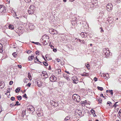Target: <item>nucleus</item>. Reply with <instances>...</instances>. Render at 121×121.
<instances>
[{
  "label": "nucleus",
  "instance_id": "obj_1",
  "mask_svg": "<svg viewBox=\"0 0 121 121\" xmlns=\"http://www.w3.org/2000/svg\"><path fill=\"white\" fill-rule=\"evenodd\" d=\"M73 99L75 101L79 102L80 100V97L79 95L77 94L73 95L72 96Z\"/></svg>",
  "mask_w": 121,
  "mask_h": 121
},
{
  "label": "nucleus",
  "instance_id": "obj_2",
  "mask_svg": "<svg viewBox=\"0 0 121 121\" xmlns=\"http://www.w3.org/2000/svg\"><path fill=\"white\" fill-rule=\"evenodd\" d=\"M27 109L29 111H31L33 112L35 111L34 108L32 106L29 105L27 107Z\"/></svg>",
  "mask_w": 121,
  "mask_h": 121
},
{
  "label": "nucleus",
  "instance_id": "obj_3",
  "mask_svg": "<svg viewBox=\"0 0 121 121\" xmlns=\"http://www.w3.org/2000/svg\"><path fill=\"white\" fill-rule=\"evenodd\" d=\"M112 4L111 3H109L106 6L107 9L108 11H110L112 9Z\"/></svg>",
  "mask_w": 121,
  "mask_h": 121
},
{
  "label": "nucleus",
  "instance_id": "obj_4",
  "mask_svg": "<svg viewBox=\"0 0 121 121\" xmlns=\"http://www.w3.org/2000/svg\"><path fill=\"white\" fill-rule=\"evenodd\" d=\"M72 79L73 81V82L74 83L76 84L78 82V80L75 76H73L72 78Z\"/></svg>",
  "mask_w": 121,
  "mask_h": 121
},
{
  "label": "nucleus",
  "instance_id": "obj_5",
  "mask_svg": "<svg viewBox=\"0 0 121 121\" xmlns=\"http://www.w3.org/2000/svg\"><path fill=\"white\" fill-rule=\"evenodd\" d=\"M5 7L3 5H0V12L2 13L3 12H5Z\"/></svg>",
  "mask_w": 121,
  "mask_h": 121
},
{
  "label": "nucleus",
  "instance_id": "obj_6",
  "mask_svg": "<svg viewBox=\"0 0 121 121\" xmlns=\"http://www.w3.org/2000/svg\"><path fill=\"white\" fill-rule=\"evenodd\" d=\"M9 28L11 30H13L14 28V26L11 24L9 25Z\"/></svg>",
  "mask_w": 121,
  "mask_h": 121
},
{
  "label": "nucleus",
  "instance_id": "obj_7",
  "mask_svg": "<svg viewBox=\"0 0 121 121\" xmlns=\"http://www.w3.org/2000/svg\"><path fill=\"white\" fill-rule=\"evenodd\" d=\"M30 9L32 11H33L35 10V8L34 5H32L30 6Z\"/></svg>",
  "mask_w": 121,
  "mask_h": 121
},
{
  "label": "nucleus",
  "instance_id": "obj_8",
  "mask_svg": "<svg viewBox=\"0 0 121 121\" xmlns=\"http://www.w3.org/2000/svg\"><path fill=\"white\" fill-rule=\"evenodd\" d=\"M34 58V56H31L29 57L28 59L29 61H31Z\"/></svg>",
  "mask_w": 121,
  "mask_h": 121
},
{
  "label": "nucleus",
  "instance_id": "obj_9",
  "mask_svg": "<svg viewBox=\"0 0 121 121\" xmlns=\"http://www.w3.org/2000/svg\"><path fill=\"white\" fill-rule=\"evenodd\" d=\"M3 46L2 44L0 43V52H2Z\"/></svg>",
  "mask_w": 121,
  "mask_h": 121
},
{
  "label": "nucleus",
  "instance_id": "obj_10",
  "mask_svg": "<svg viewBox=\"0 0 121 121\" xmlns=\"http://www.w3.org/2000/svg\"><path fill=\"white\" fill-rule=\"evenodd\" d=\"M34 61L36 63H38L37 62V61H38L40 62H40L39 61L38 59H37V57H36V58H35Z\"/></svg>",
  "mask_w": 121,
  "mask_h": 121
},
{
  "label": "nucleus",
  "instance_id": "obj_11",
  "mask_svg": "<svg viewBox=\"0 0 121 121\" xmlns=\"http://www.w3.org/2000/svg\"><path fill=\"white\" fill-rule=\"evenodd\" d=\"M28 78L30 79V80L31 79V76L30 73H29L28 75Z\"/></svg>",
  "mask_w": 121,
  "mask_h": 121
},
{
  "label": "nucleus",
  "instance_id": "obj_12",
  "mask_svg": "<svg viewBox=\"0 0 121 121\" xmlns=\"http://www.w3.org/2000/svg\"><path fill=\"white\" fill-rule=\"evenodd\" d=\"M81 35H82L84 36H87V34L86 33H81Z\"/></svg>",
  "mask_w": 121,
  "mask_h": 121
},
{
  "label": "nucleus",
  "instance_id": "obj_13",
  "mask_svg": "<svg viewBox=\"0 0 121 121\" xmlns=\"http://www.w3.org/2000/svg\"><path fill=\"white\" fill-rule=\"evenodd\" d=\"M97 88L100 91H102L103 90V88L102 87L98 86L97 87Z\"/></svg>",
  "mask_w": 121,
  "mask_h": 121
},
{
  "label": "nucleus",
  "instance_id": "obj_14",
  "mask_svg": "<svg viewBox=\"0 0 121 121\" xmlns=\"http://www.w3.org/2000/svg\"><path fill=\"white\" fill-rule=\"evenodd\" d=\"M70 119V117H69V116H68L66 117L65 118V120H68L69 119Z\"/></svg>",
  "mask_w": 121,
  "mask_h": 121
},
{
  "label": "nucleus",
  "instance_id": "obj_15",
  "mask_svg": "<svg viewBox=\"0 0 121 121\" xmlns=\"http://www.w3.org/2000/svg\"><path fill=\"white\" fill-rule=\"evenodd\" d=\"M111 103L110 102L108 101L107 103V105H108V106H111Z\"/></svg>",
  "mask_w": 121,
  "mask_h": 121
},
{
  "label": "nucleus",
  "instance_id": "obj_16",
  "mask_svg": "<svg viewBox=\"0 0 121 121\" xmlns=\"http://www.w3.org/2000/svg\"><path fill=\"white\" fill-rule=\"evenodd\" d=\"M22 30V27H19L18 28V30L20 33L21 32V30Z\"/></svg>",
  "mask_w": 121,
  "mask_h": 121
},
{
  "label": "nucleus",
  "instance_id": "obj_17",
  "mask_svg": "<svg viewBox=\"0 0 121 121\" xmlns=\"http://www.w3.org/2000/svg\"><path fill=\"white\" fill-rule=\"evenodd\" d=\"M17 98L19 100H20L22 99V97L21 96H17Z\"/></svg>",
  "mask_w": 121,
  "mask_h": 121
},
{
  "label": "nucleus",
  "instance_id": "obj_18",
  "mask_svg": "<svg viewBox=\"0 0 121 121\" xmlns=\"http://www.w3.org/2000/svg\"><path fill=\"white\" fill-rule=\"evenodd\" d=\"M118 103V102H117L114 105V107L115 108H116V107L118 105V104H117Z\"/></svg>",
  "mask_w": 121,
  "mask_h": 121
},
{
  "label": "nucleus",
  "instance_id": "obj_19",
  "mask_svg": "<svg viewBox=\"0 0 121 121\" xmlns=\"http://www.w3.org/2000/svg\"><path fill=\"white\" fill-rule=\"evenodd\" d=\"M37 84L38 85V86L39 87H40L41 86H42V83H41L40 84H39L38 82H37Z\"/></svg>",
  "mask_w": 121,
  "mask_h": 121
},
{
  "label": "nucleus",
  "instance_id": "obj_20",
  "mask_svg": "<svg viewBox=\"0 0 121 121\" xmlns=\"http://www.w3.org/2000/svg\"><path fill=\"white\" fill-rule=\"evenodd\" d=\"M16 52H15L13 53V56L14 57H16V56H17V54H16L15 53Z\"/></svg>",
  "mask_w": 121,
  "mask_h": 121
},
{
  "label": "nucleus",
  "instance_id": "obj_21",
  "mask_svg": "<svg viewBox=\"0 0 121 121\" xmlns=\"http://www.w3.org/2000/svg\"><path fill=\"white\" fill-rule=\"evenodd\" d=\"M43 63L44 65L46 66H47L48 65V64L45 62H43Z\"/></svg>",
  "mask_w": 121,
  "mask_h": 121
},
{
  "label": "nucleus",
  "instance_id": "obj_22",
  "mask_svg": "<svg viewBox=\"0 0 121 121\" xmlns=\"http://www.w3.org/2000/svg\"><path fill=\"white\" fill-rule=\"evenodd\" d=\"M98 100L99 101V103H101L102 102V100L100 98H99V99H98Z\"/></svg>",
  "mask_w": 121,
  "mask_h": 121
},
{
  "label": "nucleus",
  "instance_id": "obj_23",
  "mask_svg": "<svg viewBox=\"0 0 121 121\" xmlns=\"http://www.w3.org/2000/svg\"><path fill=\"white\" fill-rule=\"evenodd\" d=\"M20 90V89L19 88H17L16 90V92H19Z\"/></svg>",
  "mask_w": 121,
  "mask_h": 121
},
{
  "label": "nucleus",
  "instance_id": "obj_24",
  "mask_svg": "<svg viewBox=\"0 0 121 121\" xmlns=\"http://www.w3.org/2000/svg\"><path fill=\"white\" fill-rule=\"evenodd\" d=\"M52 78H53V79L54 80V79H56V78L55 76H54V77L52 76V77H50V79H52Z\"/></svg>",
  "mask_w": 121,
  "mask_h": 121
},
{
  "label": "nucleus",
  "instance_id": "obj_25",
  "mask_svg": "<svg viewBox=\"0 0 121 121\" xmlns=\"http://www.w3.org/2000/svg\"><path fill=\"white\" fill-rule=\"evenodd\" d=\"M43 76H44L46 78H47L48 77V74H44L43 75Z\"/></svg>",
  "mask_w": 121,
  "mask_h": 121
},
{
  "label": "nucleus",
  "instance_id": "obj_26",
  "mask_svg": "<svg viewBox=\"0 0 121 121\" xmlns=\"http://www.w3.org/2000/svg\"><path fill=\"white\" fill-rule=\"evenodd\" d=\"M109 93H110V94L112 95L113 94V91L112 90H111L110 91H109Z\"/></svg>",
  "mask_w": 121,
  "mask_h": 121
},
{
  "label": "nucleus",
  "instance_id": "obj_27",
  "mask_svg": "<svg viewBox=\"0 0 121 121\" xmlns=\"http://www.w3.org/2000/svg\"><path fill=\"white\" fill-rule=\"evenodd\" d=\"M118 116L119 117H121V113L119 112L118 114Z\"/></svg>",
  "mask_w": 121,
  "mask_h": 121
},
{
  "label": "nucleus",
  "instance_id": "obj_28",
  "mask_svg": "<svg viewBox=\"0 0 121 121\" xmlns=\"http://www.w3.org/2000/svg\"><path fill=\"white\" fill-rule=\"evenodd\" d=\"M27 3H29L30 1L31 0H24Z\"/></svg>",
  "mask_w": 121,
  "mask_h": 121
},
{
  "label": "nucleus",
  "instance_id": "obj_29",
  "mask_svg": "<svg viewBox=\"0 0 121 121\" xmlns=\"http://www.w3.org/2000/svg\"><path fill=\"white\" fill-rule=\"evenodd\" d=\"M13 83V82L12 81H10L9 83V84L10 85H12Z\"/></svg>",
  "mask_w": 121,
  "mask_h": 121
},
{
  "label": "nucleus",
  "instance_id": "obj_30",
  "mask_svg": "<svg viewBox=\"0 0 121 121\" xmlns=\"http://www.w3.org/2000/svg\"><path fill=\"white\" fill-rule=\"evenodd\" d=\"M94 81H96L97 80V78H96V77H95L94 78Z\"/></svg>",
  "mask_w": 121,
  "mask_h": 121
},
{
  "label": "nucleus",
  "instance_id": "obj_31",
  "mask_svg": "<svg viewBox=\"0 0 121 121\" xmlns=\"http://www.w3.org/2000/svg\"><path fill=\"white\" fill-rule=\"evenodd\" d=\"M11 99L12 100H14V97H12L11 98Z\"/></svg>",
  "mask_w": 121,
  "mask_h": 121
},
{
  "label": "nucleus",
  "instance_id": "obj_32",
  "mask_svg": "<svg viewBox=\"0 0 121 121\" xmlns=\"http://www.w3.org/2000/svg\"><path fill=\"white\" fill-rule=\"evenodd\" d=\"M31 51L30 50H28V51H27L26 53H30Z\"/></svg>",
  "mask_w": 121,
  "mask_h": 121
},
{
  "label": "nucleus",
  "instance_id": "obj_33",
  "mask_svg": "<svg viewBox=\"0 0 121 121\" xmlns=\"http://www.w3.org/2000/svg\"><path fill=\"white\" fill-rule=\"evenodd\" d=\"M31 85V83H29L27 85L29 86L30 87V86Z\"/></svg>",
  "mask_w": 121,
  "mask_h": 121
},
{
  "label": "nucleus",
  "instance_id": "obj_34",
  "mask_svg": "<svg viewBox=\"0 0 121 121\" xmlns=\"http://www.w3.org/2000/svg\"><path fill=\"white\" fill-rule=\"evenodd\" d=\"M56 60L58 62H59L60 61V60L59 59H56Z\"/></svg>",
  "mask_w": 121,
  "mask_h": 121
},
{
  "label": "nucleus",
  "instance_id": "obj_35",
  "mask_svg": "<svg viewBox=\"0 0 121 121\" xmlns=\"http://www.w3.org/2000/svg\"><path fill=\"white\" fill-rule=\"evenodd\" d=\"M85 65L86 66V67L88 69H90V67H89V66H87V65Z\"/></svg>",
  "mask_w": 121,
  "mask_h": 121
},
{
  "label": "nucleus",
  "instance_id": "obj_36",
  "mask_svg": "<svg viewBox=\"0 0 121 121\" xmlns=\"http://www.w3.org/2000/svg\"><path fill=\"white\" fill-rule=\"evenodd\" d=\"M23 96L24 97H25L26 98V94H25Z\"/></svg>",
  "mask_w": 121,
  "mask_h": 121
},
{
  "label": "nucleus",
  "instance_id": "obj_37",
  "mask_svg": "<svg viewBox=\"0 0 121 121\" xmlns=\"http://www.w3.org/2000/svg\"><path fill=\"white\" fill-rule=\"evenodd\" d=\"M39 53V52H38V51H36V52H35V53L36 54V55H39V54H38Z\"/></svg>",
  "mask_w": 121,
  "mask_h": 121
},
{
  "label": "nucleus",
  "instance_id": "obj_38",
  "mask_svg": "<svg viewBox=\"0 0 121 121\" xmlns=\"http://www.w3.org/2000/svg\"><path fill=\"white\" fill-rule=\"evenodd\" d=\"M58 71L59 72V73H60V72H61V70L60 69H59L58 70Z\"/></svg>",
  "mask_w": 121,
  "mask_h": 121
},
{
  "label": "nucleus",
  "instance_id": "obj_39",
  "mask_svg": "<svg viewBox=\"0 0 121 121\" xmlns=\"http://www.w3.org/2000/svg\"><path fill=\"white\" fill-rule=\"evenodd\" d=\"M53 51L55 52H56V49H54L53 50Z\"/></svg>",
  "mask_w": 121,
  "mask_h": 121
},
{
  "label": "nucleus",
  "instance_id": "obj_40",
  "mask_svg": "<svg viewBox=\"0 0 121 121\" xmlns=\"http://www.w3.org/2000/svg\"><path fill=\"white\" fill-rule=\"evenodd\" d=\"M100 28L101 29V32H103L104 31H103V30L102 29V28Z\"/></svg>",
  "mask_w": 121,
  "mask_h": 121
},
{
  "label": "nucleus",
  "instance_id": "obj_41",
  "mask_svg": "<svg viewBox=\"0 0 121 121\" xmlns=\"http://www.w3.org/2000/svg\"><path fill=\"white\" fill-rule=\"evenodd\" d=\"M19 102H18V101H17L16 102V103L18 105H20V104H18V103H19Z\"/></svg>",
  "mask_w": 121,
  "mask_h": 121
},
{
  "label": "nucleus",
  "instance_id": "obj_42",
  "mask_svg": "<svg viewBox=\"0 0 121 121\" xmlns=\"http://www.w3.org/2000/svg\"><path fill=\"white\" fill-rule=\"evenodd\" d=\"M18 67L20 68H21L22 67V66L21 65H18Z\"/></svg>",
  "mask_w": 121,
  "mask_h": 121
},
{
  "label": "nucleus",
  "instance_id": "obj_43",
  "mask_svg": "<svg viewBox=\"0 0 121 121\" xmlns=\"http://www.w3.org/2000/svg\"><path fill=\"white\" fill-rule=\"evenodd\" d=\"M91 112L92 113H93L94 112V111L93 110H91Z\"/></svg>",
  "mask_w": 121,
  "mask_h": 121
},
{
  "label": "nucleus",
  "instance_id": "obj_44",
  "mask_svg": "<svg viewBox=\"0 0 121 121\" xmlns=\"http://www.w3.org/2000/svg\"><path fill=\"white\" fill-rule=\"evenodd\" d=\"M117 1V3H119L120 2V0H118L117 1V0L116 1Z\"/></svg>",
  "mask_w": 121,
  "mask_h": 121
},
{
  "label": "nucleus",
  "instance_id": "obj_45",
  "mask_svg": "<svg viewBox=\"0 0 121 121\" xmlns=\"http://www.w3.org/2000/svg\"><path fill=\"white\" fill-rule=\"evenodd\" d=\"M86 100H85V101H84V102H83V103H82L83 104V103H84V104H85V103H86Z\"/></svg>",
  "mask_w": 121,
  "mask_h": 121
},
{
  "label": "nucleus",
  "instance_id": "obj_46",
  "mask_svg": "<svg viewBox=\"0 0 121 121\" xmlns=\"http://www.w3.org/2000/svg\"><path fill=\"white\" fill-rule=\"evenodd\" d=\"M100 96H102L103 97H104L103 94H101L100 95Z\"/></svg>",
  "mask_w": 121,
  "mask_h": 121
},
{
  "label": "nucleus",
  "instance_id": "obj_47",
  "mask_svg": "<svg viewBox=\"0 0 121 121\" xmlns=\"http://www.w3.org/2000/svg\"><path fill=\"white\" fill-rule=\"evenodd\" d=\"M66 0H63V1L65 2H66Z\"/></svg>",
  "mask_w": 121,
  "mask_h": 121
},
{
  "label": "nucleus",
  "instance_id": "obj_48",
  "mask_svg": "<svg viewBox=\"0 0 121 121\" xmlns=\"http://www.w3.org/2000/svg\"><path fill=\"white\" fill-rule=\"evenodd\" d=\"M7 1L8 2V3H9L10 0H7Z\"/></svg>",
  "mask_w": 121,
  "mask_h": 121
},
{
  "label": "nucleus",
  "instance_id": "obj_49",
  "mask_svg": "<svg viewBox=\"0 0 121 121\" xmlns=\"http://www.w3.org/2000/svg\"><path fill=\"white\" fill-rule=\"evenodd\" d=\"M32 42L33 43H34L35 44H36L37 43H35V42Z\"/></svg>",
  "mask_w": 121,
  "mask_h": 121
},
{
  "label": "nucleus",
  "instance_id": "obj_50",
  "mask_svg": "<svg viewBox=\"0 0 121 121\" xmlns=\"http://www.w3.org/2000/svg\"><path fill=\"white\" fill-rule=\"evenodd\" d=\"M71 2H73V1L75 0H69Z\"/></svg>",
  "mask_w": 121,
  "mask_h": 121
},
{
  "label": "nucleus",
  "instance_id": "obj_51",
  "mask_svg": "<svg viewBox=\"0 0 121 121\" xmlns=\"http://www.w3.org/2000/svg\"><path fill=\"white\" fill-rule=\"evenodd\" d=\"M66 79L67 80H68L69 79V78H66Z\"/></svg>",
  "mask_w": 121,
  "mask_h": 121
},
{
  "label": "nucleus",
  "instance_id": "obj_52",
  "mask_svg": "<svg viewBox=\"0 0 121 121\" xmlns=\"http://www.w3.org/2000/svg\"><path fill=\"white\" fill-rule=\"evenodd\" d=\"M30 10H29V11H28V12H29V13H30Z\"/></svg>",
  "mask_w": 121,
  "mask_h": 121
},
{
  "label": "nucleus",
  "instance_id": "obj_53",
  "mask_svg": "<svg viewBox=\"0 0 121 121\" xmlns=\"http://www.w3.org/2000/svg\"><path fill=\"white\" fill-rule=\"evenodd\" d=\"M78 112H77V113H79V112H80V111H78Z\"/></svg>",
  "mask_w": 121,
  "mask_h": 121
},
{
  "label": "nucleus",
  "instance_id": "obj_54",
  "mask_svg": "<svg viewBox=\"0 0 121 121\" xmlns=\"http://www.w3.org/2000/svg\"><path fill=\"white\" fill-rule=\"evenodd\" d=\"M90 45L91 46L92 45V44H90Z\"/></svg>",
  "mask_w": 121,
  "mask_h": 121
},
{
  "label": "nucleus",
  "instance_id": "obj_55",
  "mask_svg": "<svg viewBox=\"0 0 121 121\" xmlns=\"http://www.w3.org/2000/svg\"><path fill=\"white\" fill-rule=\"evenodd\" d=\"M118 108H117L116 109V110H117V111H118Z\"/></svg>",
  "mask_w": 121,
  "mask_h": 121
},
{
  "label": "nucleus",
  "instance_id": "obj_56",
  "mask_svg": "<svg viewBox=\"0 0 121 121\" xmlns=\"http://www.w3.org/2000/svg\"><path fill=\"white\" fill-rule=\"evenodd\" d=\"M106 92L107 93V92H108V90H107L106 91Z\"/></svg>",
  "mask_w": 121,
  "mask_h": 121
},
{
  "label": "nucleus",
  "instance_id": "obj_57",
  "mask_svg": "<svg viewBox=\"0 0 121 121\" xmlns=\"http://www.w3.org/2000/svg\"><path fill=\"white\" fill-rule=\"evenodd\" d=\"M67 73H69L68 72H67Z\"/></svg>",
  "mask_w": 121,
  "mask_h": 121
},
{
  "label": "nucleus",
  "instance_id": "obj_58",
  "mask_svg": "<svg viewBox=\"0 0 121 121\" xmlns=\"http://www.w3.org/2000/svg\"><path fill=\"white\" fill-rule=\"evenodd\" d=\"M96 121H99V120H96Z\"/></svg>",
  "mask_w": 121,
  "mask_h": 121
},
{
  "label": "nucleus",
  "instance_id": "obj_59",
  "mask_svg": "<svg viewBox=\"0 0 121 121\" xmlns=\"http://www.w3.org/2000/svg\"><path fill=\"white\" fill-rule=\"evenodd\" d=\"M39 114H38V116H39Z\"/></svg>",
  "mask_w": 121,
  "mask_h": 121
},
{
  "label": "nucleus",
  "instance_id": "obj_60",
  "mask_svg": "<svg viewBox=\"0 0 121 121\" xmlns=\"http://www.w3.org/2000/svg\"><path fill=\"white\" fill-rule=\"evenodd\" d=\"M17 104H16H16H15V105H17Z\"/></svg>",
  "mask_w": 121,
  "mask_h": 121
},
{
  "label": "nucleus",
  "instance_id": "obj_61",
  "mask_svg": "<svg viewBox=\"0 0 121 121\" xmlns=\"http://www.w3.org/2000/svg\"><path fill=\"white\" fill-rule=\"evenodd\" d=\"M107 76H108V74H107Z\"/></svg>",
  "mask_w": 121,
  "mask_h": 121
},
{
  "label": "nucleus",
  "instance_id": "obj_62",
  "mask_svg": "<svg viewBox=\"0 0 121 121\" xmlns=\"http://www.w3.org/2000/svg\"><path fill=\"white\" fill-rule=\"evenodd\" d=\"M0 82H1V81H0Z\"/></svg>",
  "mask_w": 121,
  "mask_h": 121
},
{
  "label": "nucleus",
  "instance_id": "obj_63",
  "mask_svg": "<svg viewBox=\"0 0 121 121\" xmlns=\"http://www.w3.org/2000/svg\"><path fill=\"white\" fill-rule=\"evenodd\" d=\"M1 87V88H2V87Z\"/></svg>",
  "mask_w": 121,
  "mask_h": 121
},
{
  "label": "nucleus",
  "instance_id": "obj_64",
  "mask_svg": "<svg viewBox=\"0 0 121 121\" xmlns=\"http://www.w3.org/2000/svg\"><path fill=\"white\" fill-rule=\"evenodd\" d=\"M87 65H89L88 64H87Z\"/></svg>",
  "mask_w": 121,
  "mask_h": 121
}]
</instances>
